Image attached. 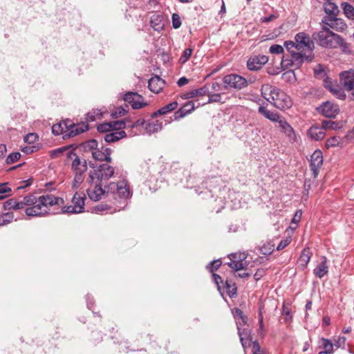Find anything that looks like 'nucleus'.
Segmentation results:
<instances>
[{
    "instance_id": "1",
    "label": "nucleus",
    "mask_w": 354,
    "mask_h": 354,
    "mask_svg": "<svg viewBox=\"0 0 354 354\" xmlns=\"http://www.w3.org/2000/svg\"><path fill=\"white\" fill-rule=\"evenodd\" d=\"M114 168L103 163L90 170L86 179V192L93 201H98L103 197L113 204L115 211L120 210L127 205V200L131 196L129 186L125 180L118 182L108 180L113 176Z\"/></svg>"
},
{
    "instance_id": "2",
    "label": "nucleus",
    "mask_w": 354,
    "mask_h": 354,
    "mask_svg": "<svg viewBox=\"0 0 354 354\" xmlns=\"http://www.w3.org/2000/svg\"><path fill=\"white\" fill-rule=\"evenodd\" d=\"M64 199L52 194H46L37 196L35 194H28L21 201L10 198L3 204L4 210L24 209L28 216L43 217L50 214V208L54 205H62Z\"/></svg>"
},
{
    "instance_id": "3",
    "label": "nucleus",
    "mask_w": 354,
    "mask_h": 354,
    "mask_svg": "<svg viewBox=\"0 0 354 354\" xmlns=\"http://www.w3.org/2000/svg\"><path fill=\"white\" fill-rule=\"evenodd\" d=\"M261 95L274 106L286 110L292 106V100L284 91L270 84H264L261 88Z\"/></svg>"
},
{
    "instance_id": "4",
    "label": "nucleus",
    "mask_w": 354,
    "mask_h": 354,
    "mask_svg": "<svg viewBox=\"0 0 354 354\" xmlns=\"http://www.w3.org/2000/svg\"><path fill=\"white\" fill-rule=\"evenodd\" d=\"M316 35V37L315 34L313 37L317 39L319 46L326 48H340L345 53H351L349 44L341 36L332 32L328 27L324 26L322 30Z\"/></svg>"
},
{
    "instance_id": "5",
    "label": "nucleus",
    "mask_w": 354,
    "mask_h": 354,
    "mask_svg": "<svg viewBox=\"0 0 354 354\" xmlns=\"http://www.w3.org/2000/svg\"><path fill=\"white\" fill-rule=\"evenodd\" d=\"M295 48L288 50L290 55H283L281 65L283 69H288L293 68L294 69H299L303 65L305 61L311 62L314 58L313 53L306 55L304 51L296 52Z\"/></svg>"
},
{
    "instance_id": "6",
    "label": "nucleus",
    "mask_w": 354,
    "mask_h": 354,
    "mask_svg": "<svg viewBox=\"0 0 354 354\" xmlns=\"http://www.w3.org/2000/svg\"><path fill=\"white\" fill-rule=\"evenodd\" d=\"M283 46L287 50H290L292 48H295L298 51H304V50H308L310 53H313L315 48L314 42L310 37L304 32H300L296 34L295 36V41H286L283 44Z\"/></svg>"
},
{
    "instance_id": "7",
    "label": "nucleus",
    "mask_w": 354,
    "mask_h": 354,
    "mask_svg": "<svg viewBox=\"0 0 354 354\" xmlns=\"http://www.w3.org/2000/svg\"><path fill=\"white\" fill-rule=\"evenodd\" d=\"M86 195L84 192H76L73 195L71 205H56L59 207H62V214H80L84 211ZM54 205L53 206H55Z\"/></svg>"
},
{
    "instance_id": "8",
    "label": "nucleus",
    "mask_w": 354,
    "mask_h": 354,
    "mask_svg": "<svg viewBox=\"0 0 354 354\" xmlns=\"http://www.w3.org/2000/svg\"><path fill=\"white\" fill-rule=\"evenodd\" d=\"M329 6L332 7V10H330L326 8V12L330 13L332 16L324 17L322 20L323 24H324L326 27L330 28L336 31L342 32L345 30L347 26L344 21L335 17L339 12L337 7L334 4H330Z\"/></svg>"
},
{
    "instance_id": "9",
    "label": "nucleus",
    "mask_w": 354,
    "mask_h": 354,
    "mask_svg": "<svg viewBox=\"0 0 354 354\" xmlns=\"http://www.w3.org/2000/svg\"><path fill=\"white\" fill-rule=\"evenodd\" d=\"M339 82L343 88L349 93V100L354 101V70L341 72Z\"/></svg>"
},
{
    "instance_id": "10",
    "label": "nucleus",
    "mask_w": 354,
    "mask_h": 354,
    "mask_svg": "<svg viewBox=\"0 0 354 354\" xmlns=\"http://www.w3.org/2000/svg\"><path fill=\"white\" fill-rule=\"evenodd\" d=\"M225 88H234L241 90L248 86V81L241 75L231 73L226 75L223 78Z\"/></svg>"
},
{
    "instance_id": "11",
    "label": "nucleus",
    "mask_w": 354,
    "mask_h": 354,
    "mask_svg": "<svg viewBox=\"0 0 354 354\" xmlns=\"http://www.w3.org/2000/svg\"><path fill=\"white\" fill-rule=\"evenodd\" d=\"M317 111L326 118H334L339 113V108L337 104L326 101L317 108Z\"/></svg>"
},
{
    "instance_id": "12",
    "label": "nucleus",
    "mask_w": 354,
    "mask_h": 354,
    "mask_svg": "<svg viewBox=\"0 0 354 354\" xmlns=\"http://www.w3.org/2000/svg\"><path fill=\"white\" fill-rule=\"evenodd\" d=\"M124 101L130 104L133 109H140L147 105L142 95L136 92H127L123 97Z\"/></svg>"
},
{
    "instance_id": "13",
    "label": "nucleus",
    "mask_w": 354,
    "mask_h": 354,
    "mask_svg": "<svg viewBox=\"0 0 354 354\" xmlns=\"http://www.w3.org/2000/svg\"><path fill=\"white\" fill-rule=\"evenodd\" d=\"M68 132L63 136L64 139H66L71 137L76 136L86 131L88 129V124L85 122L79 124H75L69 120V124H68Z\"/></svg>"
},
{
    "instance_id": "14",
    "label": "nucleus",
    "mask_w": 354,
    "mask_h": 354,
    "mask_svg": "<svg viewBox=\"0 0 354 354\" xmlns=\"http://www.w3.org/2000/svg\"><path fill=\"white\" fill-rule=\"evenodd\" d=\"M268 62V57L258 55L250 57L247 62V67L250 71H259Z\"/></svg>"
},
{
    "instance_id": "15",
    "label": "nucleus",
    "mask_w": 354,
    "mask_h": 354,
    "mask_svg": "<svg viewBox=\"0 0 354 354\" xmlns=\"http://www.w3.org/2000/svg\"><path fill=\"white\" fill-rule=\"evenodd\" d=\"M323 165V154L321 150H315L311 155L310 167L314 178L319 174V170Z\"/></svg>"
},
{
    "instance_id": "16",
    "label": "nucleus",
    "mask_w": 354,
    "mask_h": 354,
    "mask_svg": "<svg viewBox=\"0 0 354 354\" xmlns=\"http://www.w3.org/2000/svg\"><path fill=\"white\" fill-rule=\"evenodd\" d=\"M71 169L74 174L85 175L88 169L87 162L85 159L80 158L76 153L73 158Z\"/></svg>"
},
{
    "instance_id": "17",
    "label": "nucleus",
    "mask_w": 354,
    "mask_h": 354,
    "mask_svg": "<svg viewBox=\"0 0 354 354\" xmlns=\"http://www.w3.org/2000/svg\"><path fill=\"white\" fill-rule=\"evenodd\" d=\"M279 128L280 131L286 136L288 141L294 143L297 140V136L293 128L289 123L284 119L282 118L279 121Z\"/></svg>"
},
{
    "instance_id": "18",
    "label": "nucleus",
    "mask_w": 354,
    "mask_h": 354,
    "mask_svg": "<svg viewBox=\"0 0 354 354\" xmlns=\"http://www.w3.org/2000/svg\"><path fill=\"white\" fill-rule=\"evenodd\" d=\"M111 153L112 151L111 149L102 147L101 149L97 148L92 152V157L95 160L106 161L107 163L111 162Z\"/></svg>"
},
{
    "instance_id": "19",
    "label": "nucleus",
    "mask_w": 354,
    "mask_h": 354,
    "mask_svg": "<svg viewBox=\"0 0 354 354\" xmlns=\"http://www.w3.org/2000/svg\"><path fill=\"white\" fill-rule=\"evenodd\" d=\"M237 329L238 334L240 337V341L244 350L245 351L246 348H250L251 346L252 347V344L254 343V341H252V337L250 336V332L245 328L241 329L240 326H238Z\"/></svg>"
},
{
    "instance_id": "20",
    "label": "nucleus",
    "mask_w": 354,
    "mask_h": 354,
    "mask_svg": "<svg viewBox=\"0 0 354 354\" xmlns=\"http://www.w3.org/2000/svg\"><path fill=\"white\" fill-rule=\"evenodd\" d=\"M307 135L310 139L318 141L325 137L326 132L322 126L313 125L308 130Z\"/></svg>"
},
{
    "instance_id": "21",
    "label": "nucleus",
    "mask_w": 354,
    "mask_h": 354,
    "mask_svg": "<svg viewBox=\"0 0 354 354\" xmlns=\"http://www.w3.org/2000/svg\"><path fill=\"white\" fill-rule=\"evenodd\" d=\"M165 81L158 76L152 77L148 82L149 89L154 93H159L165 86Z\"/></svg>"
},
{
    "instance_id": "22",
    "label": "nucleus",
    "mask_w": 354,
    "mask_h": 354,
    "mask_svg": "<svg viewBox=\"0 0 354 354\" xmlns=\"http://www.w3.org/2000/svg\"><path fill=\"white\" fill-rule=\"evenodd\" d=\"M50 156L52 158H56L62 155H65L68 158L73 159L74 156H75V153L73 150L70 149V147H62L60 148H57L56 149L52 150L49 152Z\"/></svg>"
},
{
    "instance_id": "23",
    "label": "nucleus",
    "mask_w": 354,
    "mask_h": 354,
    "mask_svg": "<svg viewBox=\"0 0 354 354\" xmlns=\"http://www.w3.org/2000/svg\"><path fill=\"white\" fill-rule=\"evenodd\" d=\"M150 26L155 31L161 32L165 28L163 15L158 13L152 15L150 18Z\"/></svg>"
},
{
    "instance_id": "24",
    "label": "nucleus",
    "mask_w": 354,
    "mask_h": 354,
    "mask_svg": "<svg viewBox=\"0 0 354 354\" xmlns=\"http://www.w3.org/2000/svg\"><path fill=\"white\" fill-rule=\"evenodd\" d=\"M328 268L327 266V259L326 257H322V261L314 269L313 273L316 277L322 279L328 273Z\"/></svg>"
},
{
    "instance_id": "25",
    "label": "nucleus",
    "mask_w": 354,
    "mask_h": 354,
    "mask_svg": "<svg viewBox=\"0 0 354 354\" xmlns=\"http://www.w3.org/2000/svg\"><path fill=\"white\" fill-rule=\"evenodd\" d=\"M259 113H261L262 115H263L266 118L272 121V122H277L280 121L281 120L280 115L274 111H271L264 106L261 105L259 107Z\"/></svg>"
},
{
    "instance_id": "26",
    "label": "nucleus",
    "mask_w": 354,
    "mask_h": 354,
    "mask_svg": "<svg viewBox=\"0 0 354 354\" xmlns=\"http://www.w3.org/2000/svg\"><path fill=\"white\" fill-rule=\"evenodd\" d=\"M69 124V120H63L59 123L55 124L52 127V133L55 136L63 135L68 132V124Z\"/></svg>"
},
{
    "instance_id": "27",
    "label": "nucleus",
    "mask_w": 354,
    "mask_h": 354,
    "mask_svg": "<svg viewBox=\"0 0 354 354\" xmlns=\"http://www.w3.org/2000/svg\"><path fill=\"white\" fill-rule=\"evenodd\" d=\"M178 107V102L176 101H174L171 103L167 104V105L162 106L157 111L151 114V118H156L158 115H162L167 114L172 111L176 109Z\"/></svg>"
},
{
    "instance_id": "28",
    "label": "nucleus",
    "mask_w": 354,
    "mask_h": 354,
    "mask_svg": "<svg viewBox=\"0 0 354 354\" xmlns=\"http://www.w3.org/2000/svg\"><path fill=\"white\" fill-rule=\"evenodd\" d=\"M127 136V133L124 131H111L108 133H106L104 136V140L106 142L111 143V142H115L118 140H120L122 138H124Z\"/></svg>"
},
{
    "instance_id": "29",
    "label": "nucleus",
    "mask_w": 354,
    "mask_h": 354,
    "mask_svg": "<svg viewBox=\"0 0 354 354\" xmlns=\"http://www.w3.org/2000/svg\"><path fill=\"white\" fill-rule=\"evenodd\" d=\"M319 347L322 348L323 351L321 352H326V354L333 353V343L328 339L321 337L318 341Z\"/></svg>"
},
{
    "instance_id": "30",
    "label": "nucleus",
    "mask_w": 354,
    "mask_h": 354,
    "mask_svg": "<svg viewBox=\"0 0 354 354\" xmlns=\"http://www.w3.org/2000/svg\"><path fill=\"white\" fill-rule=\"evenodd\" d=\"M312 252L308 248H304L299 258L298 263L301 268H306L311 258Z\"/></svg>"
},
{
    "instance_id": "31",
    "label": "nucleus",
    "mask_w": 354,
    "mask_h": 354,
    "mask_svg": "<svg viewBox=\"0 0 354 354\" xmlns=\"http://www.w3.org/2000/svg\"><path fill=\"white\" fill-rule=\"evenodd\" d=\"M208 93V88L206 86H202L199 88L194 89L192 91H190L189 92L185 93L183 97L184 99H189L193 98L196 96H203L207 94Z\"/></svg>"
},
{
    "instance_id": "32",
    "label": "nucleus",
    "mask_w": 354,
    "mask_h": 354,
    "mask_svg": "<svg viewBox=\"0 0 354 354\" xmlns=\"http://www.w3.org/2000/svg\"><path fill=\"white\" fill-rule=\"evenodd\" d=\"M224 288L226 289V293L230 298H233L237 295V287L236 283L232 279H226Z\"/></svg>"
},
{
    "instance_id": "33",
    "label": "nucleus",
    "mask_w": 354,
    "mask_h": 354,
    "mask_svg": "<svg viewBox=\"0 0 354 354\" xmlns=\"http://www.w3.org/2000/svg\"><path fill=\"white\" fill-rule=\"evenodd\" d=\"M162 122L156 120L152 121L151 122H148L145 127V129L149 134L158 132L162 129Z\"/></svg>"
},
{
    "instance_id": "34",
    "label": "nucleus",
    "mask_w": 354,
    "mask_h": 354,
    "mask_svg": "<svg viewBox=\"0 0 354 354\" xmlns=\"http://www.w3.org/2000/svg\"><path fill=\"white\" fill-rule=\"evenodd\" d=\"M232 313H233V315L235 318H239L241 319V321H239V322H237V327L238 326H240L241 325L244 326L247 323V321H248V318L246 316H245L243 315V311L239 308H235L232 310Z\"/></svg>"
},
{
    "instance_id": "35",
    "label": "nucleus",
    "mask_w": 354,
    "mask_h": 354,
    "mask_svg": "<svg viewBox=\"0 0 354 354\" xmlns=\"http://www.w3.org/2000/svg\"><path fill=\"white\" fill-rule=\"evenodd\" d=\"M227 266L234 271H239L245 268V265L243 262V259H239L238 260H232L228 262Z\"/></svg>"
},
{
    "instance_id": "36",
    "label": "nucleus",
    "mask_w": 354,
    "mask_h": 354,
    "mask_svg": "<svg viewBox=\"0 0 354 354\" xmlns=\"http://www.w3.org/2000/svg\"><path fill=\"white\" fill-rule=\"evenodd\" d=\"M330 92L339 100H344L346 98L345 90L342 86H340L338 84H337Z\"/></svg>"
},
{
    "instance_id": "37",
    "label": "nucleus",
    "mask_w": 354,
    "mask_h": 354,
    "mask_svg": "<svg viewBox=\"0 0 354 354\" xmlns=\"http://www.w3.org/2000/svg\"><path fill=\"white\" fill-rule=\"evenodd\" d=\"M342 7L345 15L350 19H354V7L347 2L342 3Z\"/></svg>"
},
{
    "instance_id": "38",
    "label": "nucleus",
    "mask_w": 354,
    "mask_h": 354,
    "mask_svg": "<svg viewBox=\"0 0 354 354\" xmlns=\"http://www.w3.org/2000/svg\"><path fill=\"white\" fill-rule=\"evenodd\" d=\"M129 123V121H126L124 120H117V121H111V129L112 131H123L122 129L127 127V123Z\"/></svg>"
},
{
    "instance_id": "39",
    "label": "nucleus",
    "mask_w": 354,
    "mask_h": 354,
    "mask_svg": "<svg viewBox=\"0 0 354 354\" xmlns=\"http://www.w3.org/2000/svg\"><path fill=\"white\" fill-rule=\"evenodd\" d=\"M14 219V214L12 212H6L0 214V226L6 225Z\"/></svg>"
},
{
    "instance_id": "40",
    "label": "nucleus",
    "mask_w": 354,
    "mask_h": 354,
    "mask_svg": "<svg viewBox=\"0 0 354 354\" xmlns=\"http://www.w3.org/2000/svg\"><path fill=\"white\" fill-rule=\"evenodd\" d=\"M314 75L317 79L319 80H324L326 77H327V73L324 66L322 64H318L314 68Z\"/></svg>"
},
{
    "instance_id": "41",
    "label": "nucleus",
    "mask_w": 354,
    "mask_h": 354,
    "mask_svg": "<svg viewBox=\"0 0 354 354\" xmlns=\"http://www.w3.org/2000/svg\"><path fill=\"white\" fill-rule=\"evenodd\" d=\"M85 179V175L74 174V178L72 182V188L77 189L80 187Z\"/></svg>"
},
{
    "instance_id": "42",
    "label": "nucleus",
    "mask_w": 354,
    "mask_h": 354,
    "mask_svg": "<svg viewBox=\"0 0 354 354\" xmlns=\"http://www.w3.org/2000/svg\"><path fill=\"white\" fill-rule=\"evenodd\" d=\"M98 142L95 140H89L83 144L85 151H91V153L97 148Z\"/></svg>"
},
{
    "instance_id": "43",
    "label": "nucleus",
    "mask_w": 354,
    "mask_h": 354,
    "mask_svg": "<svg viewBox=\"0 0 354 354\" xmlns=\"http://www.w3.org/2000/svg\"><path fill=\"white\" fill-rule=\"evenodd\" d=\"M322 127L326 131V129H337L339 128V124L334 121L330 120H323L322 122Z\"/></svg>"
},
{
    "instance_id": "44",
    "label": "nucleus",
    "mask_w": 354,
    "mask_h": 354,
    "mask_svg": "<svg viewBox=\"0 0 354 354\" xmlns=\"http://www.w3.org/2000/svg\"><path fill=\"white\" fill-rule=\"evenodd\" d=\"M115 206L113 205L111 203H104V204H99L95 207V209L97 212H103L107 210H111V212H115L114 208Z\"/></svg>"
},
{
    "instance_id": "45",
    "label": "nucleus",
    "mask_w": 354,
    "mask_h": 354,
    "mask_svg": "<svg viewBox=\"0 0 354 354\" xmlns=\"http://www.w3.org/2000/svg\"><path fill=\"white\" fill-rule=\"evenodd\" d=\"M221 264L222 262L220 259L214 260L207 265L206 268L209 272L213 274L214 271L217 270L220 268Z\"/></svg>"
},
{
    "instance_id": "46",
    "label": "nucleus",
    "mask_w": 354,
    "mask_h": 354,
    "mask_svg": "<svg viewBox=\"0 0 354 354\" xmlns=\"http://www.w3.org/2000/svg\"><path fill=\"white\" fill-rule=\"evenodd\" d=\"M128 105L126 104L125 107L118 106L115 108L114 111L112 112L111 115L113 118H118L124 115L127 113Z\"/></svg>"
},
{
    "instance_id": "47",
    "label": "nucleus",
    "mask_w": 354,
    "mask_h": 354,
    "mask_svg": "<svg viewBox=\"0 0 354 354\" xmlns=\"http://www.w3.org/2000/svg\"><path fill=\"white\" fill-rule=\"evenodd\" d=\"M192 52L193 50L192 48L185 49L184 51L183 52L182 55L179 58V62L182 64L187 62L192 56Z\"/></svg>"
},
{
    "instance_id": "48",
    "label": "nucleus",
    "mask_w": 354,
    "mask_h": 354,
    "mask_svg": "<svg viewBox=\"0 0 354 354\" xmlns=\"http://www.w3.org/2000/svg\"><path fill=\"white\" fill-rule=\"evenodd\" d=\"M101 115H102V114L100 112V111H98V110H97V111L93 110V111H90V112L86 113V120L87 122H93L97 118H100Z\"/></svg>"
},
{
    "instance_id": "49",
    "label": "nucleus",
    "mask_w": 354,
    "mask_h": 354,
    "mask_svg": "<svg viewBox=\"0 0 354 354\" xmlns=\"http://www.w3.org/2000/svg\"><path fill=\"white\" fill-rule=\"evenodd\" d=\"M274 248V245L267 243L261 248L260 250L262 254L267 256L272 253Z\"/></svg>"
},
{
    "instance_id": "50",
    "label": "nucleus",
    "mask_w": 354,
    "mask_h": 354,
    "mask_svg": "<svg viewBox=\"0 0 354 354\" xmlns=\"http://www.w3.org/2000/svg\"><path fill=\"white\" fill-rule=\"evenodd\" d=\"M339 144V138L337 136H333L328 138L326 141V147H335L338 146Z\"/></svg>"
},
{
    "instance_id": "51",
    "label": "nucleus",
    "mask_w": 354,
    "mask_h": 354,
    "mask_svg": "<svg viewBox=\"0 0 354 354\" xmlns=\"http://www.w3.org/2000/svg\"><path fill=\"white\" fill-rule=\"evenodd\" d=\"M171 23L174 28H179L182 24L180 17L177 13H173L171 15Z\"/></svg>"
},
{
    "instance_id": "52",
    "label": "nucleus",
    "mask_w": 354,
    "mask_h": 354,
    "mask_svg": "<svg viewBox=\"0 0 354 354\" xmlns=\"http://www.w3.org/2000/svg\"><path fill=\"white\" fill-rule=\"evenodd\" d=\"M21 158V153L19 152L11 153L8 155L6 158V163L10 165L15 162Z\"/></svg>"
},
{
    "instance_id": "53",
    "label": "nucleus",
    "mask_w": 354,
    "mask_h": 354,
    "mask_svg": "<svg viewBox=\"0 0 354 354\" xmlns=\"http://www.w3.org/2000/svg\"><path fill=\"white\" fill-rule=\"evenodd\" d=\"M323 83L324 87L329 91H330L337 85L336 82H334L333 80L328 76L323 80Z\"/></svg>"
},
{
    "instance_id": "54",
    "label": "nucleus",
    "mask_w": 354,
    "mask_h": 354,
    "mask_svg": "<svg viewBox=\"0 0 354 354\" xmlns=\"http://www.w3.org/2000/svg\"><path fill=\"white\" fill-rule=\"evenodd\" d=\"M12 189L8 186V183H0V194L9 196L11 194Z\"/></svg>"
},
{
    "instance_id": "55",
    "label": "nucleus",
    "mask_w": 354,
    "mask_h": 354,
    "mask_svg": "<svg viewBox=\"0 0 354 354\" xmlns=\"http://www.w3.org/2000/svg\"><path fill=\"white\" fill-rule=\"evenodd\" d=\"M207 95H208L209 97L207 103L221 102V93H209L208 92Z\"/></svg>"
},
{
    "instance_id": "56",
    "label": "nucleus",
    "mask_w": 354,
    "mask_h": 354,
    "mask_svg": "<svg viewBox=\"0 0 354 354\" xmlns=\"http://www.w3.org/2000/svg\"><path fill=\"white\" fill-rule=\"evenodd\" d=\"M269 52L272 54H283L284 48L281 45L274 44L270 47Z\"/></svg>"
},
{
    "instance_id": "57",
    "label": "nucleus",
    "mask_w": 354,
    "mask_h": 354,
    "mask_svg": "<svg viewBox=\"0 0 354 354\" xmlns=\"http://www.w3.org/2000/svg\"><path fill=\"white\" fill-rule=\"evenodd\" d=\"M97 131L100 133H107L112 131L111 124L110 122L103 123L97 127Z\"/></svg>"
},
{
    "instance_id": "58",
    "label": "nucleus",
    "mask_w": 354,
    "mask_h": 354,
    "mask_svg": "<svg viewBox=\"0 0 354 354\" xmlns=\"http://www.w3.org/2000/svg\"><path fill=\"white\" fill-rule=\"evenodd\" d=\"M252 354H267L264 350L261 348V346L257 341H254L252 344Z\"/></svg>"
},
{
    "instance_id": "59",
    "label": "nucleus",
    "mask_w": 354,
    "mask_h": 354,
    "mask_svg": "<svg viewBox=\"0 0 354 354\" xmlns=\"http://www.w3.org/2000/svg\"><path fill=\"white\" fill-rule=\"evenodd\" d=\"M38 136L37 133H30L27 134L24 138V140L25 142L28 144H32L36 142V140L38 139Z\"/></svg>"
},
{
    "instance_id": "60",
    "label": "nucleus",
    "mask_w": 354,
    "mask_h": 354,
    "mask_svg": "<svg viewBox=\"0 0 354 354\" xmlns=\"http://www.w3.org/2000/svg\"><path fill=\"white\" fill-rule=\"evenodd\" d=\"M346 339L345 337H339L337 339L334 340V346L337 348H344L346 346Z\"/></svg>"
},
{
    "instance_id": "61",
    "label": "nucleus",
    "mask_w": 354,
    "mask_h": 354,
    "mask_svg": "<svg viewBox=\"0 0 354 354\" xmlns=\"http://www.w3.org/2000/svg\"><path fill=\"white\" fill-rule=\"evenodd\" d=\"M282 315H285L286 322L291 321L292 315H290V308L285 304H283L282 307Z\"/></svg>"
},
{
    "instance_id": "62",
    "label": "nucleus",
    "mask_w": 354,
    "mask_h": 354,
    "mask_svg": "<svg viewBox=\"0 0 354 354\" xmlns=\"http://www.w3.org/2000/svg\"><path fill=\"white\" fill-rule=\"evenodd\" d=\"M182 107L187 114H189L194 110L195 105L193 101H189L184 104Z\"/></svg>"
},
{
    "instance_id": "63",
    "label": "nucleus",
    "mask_w": 354,
    "mask_h": 354,
    "mask_svg": "<svg viewBox=\"0 0 354 354\" xmlns=\"http://www.w3.org/2000/svg\"><path fill=\"white\" fill-rule=\"evenodd\" d=\"M212 278H213L214 282L216 283V285L217 286L218 290L219 291H221V284L223 283L221 277L217 274L213 273Z\"/></svg>"
},
{
    "instance_id": "64",
    "label": "nucleus",
    "mask_w": 354,
    "mask_h": 354,
    "mask_svg": "<svg viewBox=\"0 0 354 354\" xmlns=\"http://www.w3.org/2000/svg\"><path fill=\"white\" fill-rule=\"evenodd\" d=\"M187 112L185 111L183 107L179 109L178 111H176L174 114V118L175 120H178L179 119H181L184 118L185 115H187Z\"/></svg>"
}]
</instances>
